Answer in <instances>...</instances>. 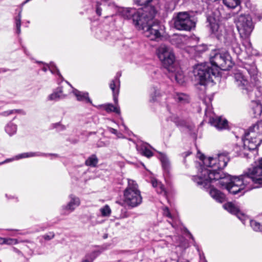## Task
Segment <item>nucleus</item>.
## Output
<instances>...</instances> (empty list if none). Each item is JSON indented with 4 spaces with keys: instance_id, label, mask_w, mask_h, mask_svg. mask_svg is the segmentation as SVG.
I'll use <instances>...</instances> for the list:
<instances>
[{
    "instance_id": "1",
    "label": "nucleus",
    "mask_w": 262,
    "mask_h": 262,
    "mask_svg": "<svg viewBox=\"0 0 262 262\" xmlns=\"http://www.w3.org/2000/svg\"><path fill=\"white\" fill-rule=\"evenodd\" d=\"M200 158L203 161L204 166L207 168L201 167L198 175L193 178V181L199 186L207 188L210 186L211 183L219 181V184L221 186H224L230 193L233 194L245 190L242 193L243 194L245 191L262 187V184L255 183L252 176L249 174V170L252 169L255 165L248 168L243 174L231 179L230 176L217 169L216 158H206L202 155Z\"/></svg>"
},
{
    "instance_id": "2",
    "label": "nucleus",
    "mask_w": 262,
    "mask_h": 262,
    "mask_svg": "<svg viewBox=\"0 0 262 262\" xmlns=\"http://www.w3.org/2000/svg\"><path fill=\"white\" fill-rule=\"evenodd\" d=\"M210 60L212 65L215 66L214 68L201 63L196 65L193 68L194 76L201 85H205L213 81V78L219 74L217 68L223 70H228L233 65L231 57L227 52L214 51L210 55Z\"/></svg>"
},
{
    "instance_id": "3",
    "label": "nucleus",
    "mask_w": 262,
    "mask_h": 262,
    "mask_svg": "<svg viewBox=\"0 0 262 262\" xmlns=\"http://www.w3.org/2000/svg\"><path fill=\"white\" fill-rule=\"evenodd\" d=\"M148 12L150 13V18H152L155 15L156 10L151 6H146L138 11L134 8H125L123 10L122 15L126 19L132 18L134 24L139 27L144 24Z\"/></svg>"
},
{
    "instance_id": "4",
    "label": "nucleus",
    "mask_w": 262,
    "mask_h": 262,
    "mask_svg": "<svg viewBox=\"0 0 262 262\" xmlns=\"http://www.w3.org/2000/svg\"><path fill=\"white\" fill-rule=\"evenodd\" d=\"M142 202L141 192L136 182L128 180V185L123 192V202L127 206L134 208L139 205Z\"/></svg>"
},
{
    "instance_id": "5",
    "label": "nucleus",
    "mask_w": 262,
    "mask_h": 262,
    "mask_svg": "<svg viewBox=\"0 0 262 262\" xmlns=\"http://www.w3.org/2000/svg\"><path fill=\"white\" fill-rule=\"evenodd\" d=\"M155 16L150 18V13L148 12L146 17V20L143 25H140L139 29L144 31V35L150 40H156L160 38L163 32L164 27L158 21L150 22Z\"/></svg>"
},
{
    "instance_id": "6",
    "label": "nucleus",
    "mask_w": 262,
    "mask_h": 262,
    "mask_svg": "<svg viewBox=\"0 0 262 262\" xmlns=\"http://www.w3.org/2000/svg\"><path fill=\"white\" fill-rule=\"evenodd\" d=\"M157 55L163 66L170 72H173V64L175 56L172 50L169 47L162 45L157 49Z\"/></svg>"
},
{
    "instance_id": "7",
    "label": "nucleus",
    "mask_w": 262,
    "mask_h": 262,
    "mask_svg": "<svg viewBox=\"0 0 262 262\" xmlns=\"http://www.w3.org/2000/svg\"><path fill=\"white\" fill-rule=\"evenodd\" d=\"M173 25L179 30L190 31L195 26V23L187 12L178 13L173 18Z\"/></svg>"
},
{
    "instance_id": "8",
    "label": "nucleus",
    "mask_w": 262,
    "mask_h": 262,
    "mask_svg": "<svg viewBox=\"0 0 262 262\" xmlns=\"http://www.w3.org/2000/svg\"><path fill=\"white\" fill-rule=\"evenodd\" d=\"M237 30L243 38L248 37L251 33L254 26L251 17L248 15H240L236 22Z\"/></svg>"
},
{
    "instance_id": "9",
    "label": "nucleus",
    "mask_w": 262,
    "mask_h": 262,
    "mask_svg": "<svg viewBox=\"0 0 262 262\" xmlns=\"http://www.w3.org/2000/svg\"><path fill=\"white\" fill-rule=\"evenodd\" d=\"M249 174L252 176L255 183L262 184V158L255 162V166L249 170Z\"/></svg>"
},
{
    "instance_id": "10",
    "label": "nucleus",
    "mask_w": 262,
    "mask_h": 262,
    "mask_svg": "<svg viewBox=\"0 0 262 262\" xmlns=\"http://www.w3.org/2000/svg\"><path fill=\"white\" fill-rule=\"evenodd\" d=\"M262 142V137L258 138H253L245 135V138L243 140L244 148L249 150L256 149Z\"/></svg>"
},
{
    "instance_id": "11",
    "label": "nucleus",
    "mask_w": 262,
    "mask_h": 262,
    "mask_svg": "<svg viewBox=\"0 0 262 262\" xmlns=\"http://www.w3.org/2000/svg\"><path fill=\"white\" fill-rule=\"evenodd\" d=\"M235 82L237 86L246 91H250L251 85L243 73L237 71L234 74Z\"/></svg>"
},
{
    "instance_id": "12",
    "label": "nucleus",
    "mask_w": 262,
    "mask_h": 262,
    "mask_svg": "<svg viewBox=\"0 0 262 262\" xmlns=\"http://www.w3.org/2000/svg\"><path fill=\"white\" fill-rule=\"evenodd\" d=\"M224 208L231 213L235 214L244 224H245V221L248 217L245 214L242 213L239 208L234 204L232 203H227L224 205Z\"/></svg>"
},
{
    "instance_id": "13",
    "label": "nucleus",
    "mask_w": 262,
    "mask_h": 262,
    "mask_svg": "<svg viewBox=\"0 0 262 262\" xmlns=\"http://www.w3.org/2000/svg\"><path fill=\"white\" fill-rule=\"evenodd\" d=\"M69 198L70 199L69 202L67 205L62 206V208L63 210L72 212L80 205V200L73 194L70 195Z\"/></svg>"
},
{
    "instance_id": "14",
    "label": "nucleus",
    "mask_w": 262,
    "mask_h": 262,
    "mask_svg": "<svg viewBox=\"0 0 262 262\" xmlns=\"http://www.w3.org/2000/svg\"><path fill=\"white\" fill-rule=\"evenodd\" d=\"M209 122L212 125L219 130L225 129L228 128L227 120L221 117H210Z\"/></svg>"
},
{
    "instance_id": "15",
    "label": "nucleus",
    "mask_w": 262,
    "mask_h": 262,
    "mask_svg": "<svg viewBox=\"0 0 262 262\" xmlns=\"http://www.w3.org/2000/svg\"><path fill=\"white\" fill-rule=\"evenodd\" d=\"M258 98L256 100H252L251 107L254 117H258L262 113V105L259 102V99H262V94L257 96Z\"/></svg>"
},
{
    "instance_id": "16",
    "label": "nucleus",
    "mask_w": 262,
    "mask_h": 262,
    "mask_svg": "<svg viewBox=\"0 0 262 262\" xmlns=\"http://www.w3.org/2000/svg\"><path fill=\"white\" fill-rule=\"evenodd\" d=\"M110 88L112 90L113 98L115 103L118 102V95L119 93L120 81L118 78L113 79L110 83Z\"/></svg>"
},
{
    "instance_id": "17",
    "label": "nucleus",
    "mask_w": 262,
    "mask_h": 262,
    "mask_svg": "<svg viewBox=\"0 0 262 262\" xmlns=\"http://www.w3.org/2000/svg\"><path fill=\"white\" fill-rule=\"evenodd\" d=\"M261 124V123L255 124L252 126L250 127L247 133L245 134L247 136H250L251 138H258L262 137V134L259 128V125Z\"/></svg>"
},
{
    "instance_id": "18",
    "label": "nucleus",
    "mask_w": 262,
    "mask_h": 262,
    "mask_svg": "<svg viewBox=\"0 0 262 262\" xmlns=\"http://www.w3.org/2000/svg\"><path fill=\"white\" fill-rule=\"evenodd\" d=\"M67 95H64L62 93V88L59 87L52 94L49 95L47 99L49 101H57L60 99L64 98Z\"/></svg>"
},
{
    "instance_id": "19",
    "label": "nucleus",
    "mask_w": 262,
    "mask_h": 262,
    "mask_svg": "<svg viewBox=\"0 0 262 262\" xmlns=\"http://www.w3.org/2000/svg\"><path fill=\"white\" fill-rule=\"evenodd\" d=\"M209 193L212 198L220 203H222L225 201V195L224 194L215 188H211Z\"/></svg>"
},
{
    "instance_id": "20",
    "label": "nucleus",
    "mask_w": 262,
    "mask_h": 262,
    "mask_svg": "<svg viewBox=\"0 0 262 262\" xmlns=\"http://www.w3.org/2000/svg\"><path fill=\"white\" fill-rule=\"evenodd\" d=\"M215 158L217 159V168L218 169L220 170L226 167L229 161V157L227 156V155L224 154H219L218 156Z\"/></svg>"
},
{
    "instance_id": "21",
    "label": "nucleus",
    "mask_w": 262,
    "mask_h": 262,
    "mask_svg": "<svg viewBox=\"0 0 262 262\" xmlns=\"http://www.w3.org/2000/svg\"><path fill=\"white\" fill-rule=\"evenodd\" d=\"M159 159L161 162L162 167L164 171L169 173L170 170V163L168 157L165 154L160 153Z\"/></svg>"
},
{
    "instance_id": "22",
    "label": "nucleus",
    "mask_w": 262,
    "mask_h": 262,
    "mask_svg": "<svg viewBox=\"0 0 262 262\" xmlns=\"http://www.w3.org/2000/svg\"><path fill=\"white\" fill-rule=\"evenodd\" d=\"M72 92L77 98V100L91 103L88 93H83L75 89L73 90Z\"/></svg>"
},
{
    "instance_id": "23",
    "label": "nucleus",
    "mask_w": 262,
    "mask_h": 262,
    "mask_svg": "<svg viewBox=\"0 0 262 262\" xmlns=\"http://www.w3.org/2000/svg\"><path fill=\"white\" fill-rule=\"evenodd\" d=\"M245 69L254 81L258 80V72L254 64L247 65Z\"/></svg>"
},
{
    "instance_id": "24",
    "label": "nucleus",
    "mask_w": 262,
    "mask_h": 262,
    "mask_svg": "<svg viewBox=\"0 0 262 262\" xmlns=\"http://www.w3.org/2000/svg\"><path fill=\"white\" fill-rule=\"evenodd\" d=\"M151 183L152 186L156 189V191L158 193H163L165 196H166L167 192L163 185L160 182L153 178L151 180Z\"/></svg>"
},
{
    "instance_id": "25",
    "label": "nucleus",
    "mask_w": 262,
    "mask_h": 262,
    "mask_svg": "<svg viewBox=\"0 0 262 262\" xmlns=\"http://www.w3.org/2000/svg\"><path fill=\"white\" fill-rule=\"evenodd\" d=\"M151 183L152 186L156 189V191L158 193H163L165 196H166L167 192L163 185L160 182L153 178L151 180Z\"/></svg>"
},
{
    "instance_id": "26",
    "label": "nucleus",
    "mask_w": 262,
    "mask_h": 262,
    "mask_svg": "<svg viewBox=\"0 0 262 262\" xmlns=\"http://www.w3.org/2000/svg\"><path fill=\"white\" fill-rule=\"evenodd\" d=\"M151 183L152 186L156 189V191L158 193H163L165 196H166L167 192L163 185L160 182L153 178L151 180Z\"/></svg>"
},
{
    "instance_id": "27",
    "label": "nucleus",
    "mask_w": 262,
    "mask_h": 262,
    "mask_svg": "<svg viewBox=\"0 0 262 262\" xmlns=\"http://www.w3.org/2000/svg\"><path fill=\"white\" fill-rule=\"evenodd\" d=\"M208 20L209 21L210 28L212 33L217 36L220 35V27L216 20L213 18H209Z\"/></svg>"
},
{
    "instance_id": "28",
    "label": "nucleus",
    "mask_w": 262,
    "mask_h": 262,
    "mask_svg": "<svg viewBox=\"0 0 262 262\" xmlns=\"http://www.w3.org/2000/svg\"><path fill=\"white\" fill-rule=\"evenodd\" d=\"M5 132L11 136L15 134L17 131V125L13 123L10 122L5 126Z\"/></svg>"
},
{
    "instance_id": "29",
    "label": "nucleus",
    "mask_w": 262,
    "mask_h": 262,
    "mask_svg": "<svg viewBox=\"0 0 262 262\" xmlns=\"http://www.w3.org/2000/svg\"><path fill=\"white\" fill-rule=\"evenodd\" d=\"M45 155V154L39 152H25L23 154H19L17 155L15 157L16 159H20L23 158H30V157H36V156H42Z\"/></svg>"
},
{
    "instance_id": "30",
    "label": "nucleus",
    "mask_w": 262,
    "mask_h": 262,
    "mask_svg": "<svg viewBox=\"0 0 262 262\" xmlns=\"http://www.w3.org/2000/svg\"><path fill=\"white\" fill-rule=\"evenodd\" d=\"M116 105L114 106L112 104H107L103 106L104 110L107 112H115L118 114L120 113V111L119 106H118V103H116Z\"/></svg>"
},
{
    "instance_id": "31",
    "label": "nucleus",
    "mask_w": 262,
    "mask_h": 262,
    "mask_svg": "<svg viewBox=\"0 0 262 262\" xmlns=\"http://www.w3.org/2000/svg\"><path fill=\"white\" fill-rule=\"evenodd\" d=\"M98 162V159L95 155H93L89 157L85 161V165L91 167L96 166Z\"/></svg>"
},
{
    "instance_id": "32",
    "label": "nucleus",
    "mask_w": 262,
    "mask_h": 262,
    "mask_svg": "<svg viewBox=\"0 0 262 262\" xmlns=\"http://www.w3.org/2000/svg\"><path fill=\"white\" fill-rule=\"evenodd\" d=\"M224 4L228 8L233 9L239 5V0H223Z\"/></svg>"
},
{
    "instance_id": "33",
    "label": "nucleus",
    "mask_w": 262,
    "mask_h": 262,
    "mask_svg": "<svg viewBox=\"0 0 262 262\" xmlns=\"http://www.w3.org/2000/svg\"><path fill=\"white\" fill-rule=\"evenodd\" d=\"M176 101L179 103H184L189 100V98L187 95L183 93H178L174 96Z\"/></svg>"
},
{
    "instance_id": "34",
    "label": "nucleus",
    "mask_w": 262,
    "mask_h": 262,
    "mask_svg": "<svg viewBox=\"0 0 262 262\" xmlns=\"http://www.w3.org/2000/svg\"><path fill=\"white\" fill-rule=\"evenodd\" d=\"M174 78L179 84H183L185 81L183 73L180 69H178L174 74Z\"/></svg>"
},
{
    "instance_id": "35",
    "label": "nucleus",
    "mask_w": 262,
    "mask_h": 262,
    "mask_svg": "<svg viewBox=\"0 0 262 262\" xmlns=\"http://www.w3.org/2000/svg\"><path fill=\"white\" fill-rule=\"evenodd\" d=\"M178 0H165V7L168 11H172L175 9Z\"/></svg>"
},
{
    "instance_id": "36",
    "label": "nucleus",
    "mask_w": 262,
    "mask_h": 262,
    "mask_svg": "<svg viewBox=\"0 0 262 262\" xmlns=\"http://www.w3.org/2000/svg\"><path fill=\"white\" fill-rule=\"evenodd\" d=\"M174 40L176 41V45L179 48H183L185 42L187 40V38L186 36H176Z\"/></svg>"
},
{
    "instance_id": "37",
    "label": "nucleus",
    "mask_w": 262,
    "mask_h": 262,
    "mask_svg": "<svg viewBox=\"0 0 262 262\" xmlns=\"http://www.w3.org/2000/svg\"><path fill=\"white\" fill-rule=\"evenodd\" d=\"M250 226L255 231H262V225L254 220L250 221Z\"/></svg>"
},
{
    "instance_id": "38",
    "label": "nucleus",
    "mask_w": 262,
    "mask_h": 262,
    "mask_svg": "<svg viewBox=\"0 0 262 262\" xmlns=\"http://www.w3.org/2000/svg\"><path fill=\"white\" fill-rule=\"evenodd\" d=\"M21 11H20L18 16L15 18V24H16V32L18 34L20 33L21 30H20V27H21Z\"/></svg>"
},
{
    "instance_id": "39",
    "label": "nucleus",
    "mask_w": 262,
    "mask_h": 262,
    "mask_svg": "<svg viewBox=\"0 0 262 262\" xmlns=\"http://www.w3.org/2000/svg\"><path fill=\"white\" fill-rule=\"evenodd\" d=\"M100 211L103 216H109L111 213V209L107 205L100 208Z\"/></svg>"
},
{
    "instance_id": "40",
    "label": "nucleus",
    "mask_w": 262,
    "mask_h": 262,
    "mask_svg": "<svg viewBox=\"0 0 262 262\" xmlns=\"http://www.w3.org/2000/svg\"><path fill=\"white\" fill-rule=\"evenodd\" d=\"M243 45L246 48V50L247 53L249 54H252L251 43L249 40V39L247 38V37L245 38V39L243 42Z\"/></svg>"
},
{
    "instance_id": "41",
    "label": "nucleus",
    "mask_w": 262,
    "mask_h": 262,
    "mask_svg": "<svg viewBox=\"0 0 262 262\" xmlns=\"http://www.w3.org/2000/svg\"><path fill=\"white\" fill-rule=\"evenodd\" d=\"M13 113H20L23 115L25 114V112L23 110H9V111H5L2 113V115L4 116H9Z\"/></svg>"
},
{
    "instance_id": "42",
    "label": "nucleus",
    "mask_w": 262,
    "mask_h": 262,
    "mask_svg": "<svg viewBox=\"0 0 262 262\" xmlns=\"http://www.w3.org/2000/svg\"><path fill=\"white\" fill-rule=\"evenodd\" d=\"M134 2L138 5L145 6L150 2L152 0H134Z\"/></svg>"
},
{
    "instance_id": "43",
    "label": "nucleus",
    "mask_w": 262,
    "mask_h": 262,
    "mask_svg": "<svg viewBox=\"0 0 262 262\" xmlns=\"http://www.w3.org/2000/svg\"><path fill=\"white\" fill-rule=\"evenodd\" d=\"M5 244L15 245L18 243L17 239L13 238H5Z\"/></svg>"
},
{
    "instance_id": "44",
    "label": "nucleus",
    "mask_w": 262,
    "mask_h": 262,
    "mask_svg": "<svg viewBox=\"0 0 262 262\" xmlns=\"http://www.w3.org/2000/svg\"><path fill=\"white\" fill-rule=\"evenodd\" d=\"M142 154L144 156H145L147 157H148V158L152 156V152L149 149H147L146 148L144 149H143Z\"/></svg>"
},
{
    "instance_id": "45",
    "label": "nucleus",
    "mask_w": 262,
    "mask_h": 262,
    "mask_svg": "<svg viewBox=\"0 0 262 262\" xmlns=\"http://www.w3.org/2000/svg\"><path fill=\"white\" fill-rule=\"evenodd\" d=\"M54 237V234L53 232H50L48 234H45L43 236V238L45 240H50Z\"/></svg>"
},
{
    "instance_id": "46",
    "label": "nucleus",
    "mask_w": 262,
    "mask_h": 262,
    "mask_svg": "<svg viewBox=\"0 0 262 262\" xmlns=\"http://www.w3.org/2000/svg\"><path fill=\"white\" fill-rule=\"evenodd\" d=\"M163 214L169 218H172V215L167 207L164 208Z\"/></svg>"
},
{
    "instance_id": "47",
    "label": "nucleus",
    "mask_w": 262,
    "mask_h": 262,
    "mask_svg": "<svg viewBox=\"0 0 262 262\" xmlns=\"http://www.w3.org/2000/svg\"><path fill=\"white\" fill-rule=\"evenodd\" d=\"M193 48H194V50L197 51H202L205 50V47L201 46H195L193 47Z\"/></svg>"
},
{
    "instance_id": "48",
    "label": "nucleus",
    "mask_w": 262,
    "mask_h": 262,
    "mask_svg": "<svg viewBox=\"0 0 262 262\" xmlns=\"http://www.w3.org/2000/svg\"><path fill=\"white\" fill-rule=\"evenodd\" d=\"M48 68L50 70V71L52 73H54V68L56 69V67L54 66V65L53 63H50V66H48Z\"/></svg>"
},
{
    "instance_id": "49",
    "label": "nucleus",
    "mask_w": 262,
    "mask_h": 262,
    "mask_svg": "<svg viewBox=\"0 0 262 262\" xmlns=\"http://www.w3.org/2000/svg\"><path fill=\"white\" fill-rule=\"evenodd\" d=\"M101 11H102L101 8L100 7L97 6V7L96 8V13H97V14L99 16L101 15Z\"/></svg>"
},
{
    "instance_id": "50",
    "label": "nucleus",
    "mask_w": 262,
    "mask_h": 262,
    "mask_svg": "<svg viewBox=\"0 0 262 262\" xmlns=\"http://www.w3.org/2000/svg\"><path fill=\"white\" fill-rule=\"evenodd\" d=\"M109 129V131L112 133V134H115V135H117V130L114 128H111V127H110L108 128Z\"/></svg>"
},
{
    "instance_id": "51",
    "label": "nucleus",
    "mask_w": 262,
    "mask_h": 262,
    "mask_svg": "<svg viewBox=\"0 0 262 262\" xmlns=\"http://www.w3.org/2000/svg\"><path fill=\"white\" fill-rule=\"evenodd\" d=\"M5 238L0 237V244H5Z\"/></svg>"
},
{
    "instance_id": "52",
    "label": "nucleus",
    "mask_w": 262,
    "mask_h": 262,
    "mask_svg": "<svg viewBox=\"0 0 262 262\" xmlns=\"http://www.w3.org/2000/svg\"><path fill=\"white\" fill-rule=\"evenodd\" d=\"M234 50H235V51L237 52V53H239L241 49L239 48H235V47H233Z\"/></svg>"
},
{
    "instance_id": "53",
    "label": "nucleus",
    "mask_w": 262,
    "mask_h": 262,
    "mask_svg": "<svg viewBox=\"0 0 262 262\" xmlns=\"http://www.w3.org/2000/svg\"><path fill=\"white\" fill-rule=\"evenodd\" d=\"M11 161V160H10V159H7V160H5V161H4V162H2V163H0V164H3V163H6V162H9V161Z\"/></svg>"
},
{
    "instance_id": "54",
    "label": "nucleus",
    "mask_w": 262,
    "mask_h": 262,
    "mask_svg": "<svg viewBox=\"0 0 262 262\" xmlns=\"http://www.w3.org/2000/svg\"><path fill=\"white\" fill-rule=\"evenodd\" d=\"M233 48L235 47V48H238V45H237L236 43H233L232 44Z\"/></svg>"
},
{
    "instance_id": "55",
    "label": "nucleus",
    "mask_w": 262,
    "mask_h": 262,
    "mask_svg": "<svg viewBox=\"0 0 262 262\" xmlns=\"http://www.w3.org/2000/svg\"><path fill=\"white\" fill-rule=\"evenodd\" d=\"M56 70H57V72L58 75L60 77H61L62 78H62V77L61 76V75H60V73H59V71H58L57 69H56Z\"/></svg>"
},
{
    "instance_id": "56",
    "label": "nucleus",
    "mask_w": 262,
    "mask_h": 262,
    "mask_svg": "<svg viewBox=\"0 0 262 262\" xmlns=\"http://www.w3.org/2000/svg\"><path fill=\"white\" fill-rule=\"evenodd\" d=\"M42 70H43V71H45V72H46V71H47V68H46V67H43V68H42Z\"/></svg>"
},
{
    "instance_id": "57",
    "label": "nucleus",
    "mask_w": 262,
    "mask_h": 262,
    "mask_svg": "<svg viewBox=\"0 0 262 262\" xmlns=\"http://www.w3.org/2000/svg\"><path fill=\"white\" fill-rule=\"evenodd\" d=\"M189 235H190V237H191L192 239H193V238L192 235L190 233H189Z\"/></svg>"
},
{
    "instance_id": "58",
    "label": "nucleus",
    "mask_w": 262,
    "mask_h": 262,
    "mask_svg": "<svg viewBox=\"0 0 262 262\" xmlns=\"http://www.w3.org/2000/svg\"><path fill=\"white\" fill-rule=\"evenodd\" d=\"M82 262H90V261L88 260H84L82 261Z\"/></svg>"
},
{
    "instance_id": "59",
    "label": "nucleus",
    "mask_w": 262,
    "mask_h": 262,
    "mask_svg": "<svg viewBox=\"0 0 262 262\" xmlns=\"http://www.w3.org/2000/svg\"><path fill=\"white\" fill-rule=\"evenodd\" d=\"M106 237H107V235H105L104 236V238H106Z\"/></svg>"
},
{
    "instance_id": "60",
    "label": "nucleus",
    "mask_w": 262,
    "mask_h": 262,
    "mask_svg": "<svg viewBox=\"0 0 262 262\" xmlns=\"http://www.w3.org/2000/svg\"><path fill=\"white\" fill-rule=\"evenodd\" d=\"M67 83H68V84H69L70 86H71V85L67 81Z\"/></svg>"
},
{
    "instance_id": "61",
    "label": "nucleus",
    "mask_w": 262,
    "mask_h": 262,
    "mask_svg": "<svg viewBox=\"0 0 262 262\" xmlns=\"http://www.w3.org/2000/svg\"><path fill=\"white\" fill-rule=\"evenodd\" d=\"M11 198H14V196L9 198V199H11Z\"/></svg>"
}]
</instances>
